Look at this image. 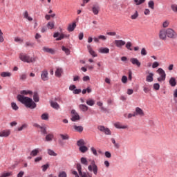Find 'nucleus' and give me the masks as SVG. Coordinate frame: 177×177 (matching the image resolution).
<instances>
[{
  "label": "nucleus",
  "mask_w": 177,
  "mask_h": 177,
  "mask_svg": "<svg viewBox=\"0 0 177 177\" xmlns=\"http://www.w3.org/2000/svg\"><path fill=\"white\" fill-rule=\"evenodd\" d=\"M148 6L150 8V9L153 10L154 9V1L153 0H151L148 2Z\"/></svg>",
  "instance_id": "nucleus-41"
},
{
  "label": "nucleus",
  "mask_w": 177,
  "mask_h": 177,
  "mask_svg": "<svg viewBox=\"0 0 177 177\" xmlns=\"http://www.w3.org/2000/svg\"><path fill=\"white\" fill-rule=\"evenodd\" d=\"M114 127H115L118 129H127V128H128V126L122 125L120 122L115 123Z\"/></svg>",
  "instance_id": "nucleus-19"
},
{
  "label": "nucleus",
  "mask_w": 177,
  "mask_h": 177,
  "mask_svg": "<svg viewBox=\"0 0 177 177\" xmlns=\"http://www.w3.org/2000/svg\"><path fill=\"white\" fill-rule=\"evenodd\" d=\"M71 114H72V118H71V121L75 122L78 121L80 120V115L77 111L74 109L71 111Z\"/></svg>",
  "instance_id": "nucleus-8"
},
{
  "label": "nucleus",
  "mask_w": 177,
  "mask_h": 177,
  "mask_svg": "<svg viewBox=\"0 0 177 177\" xmlns=\"http://www.w3.org/2000/svg\"><path fill=\"white\" fill-rule=\"evenodd\" d=\"M127 81H128V77L127 76L122 77V82H123V84H127Z\"/></svg>",
  "instance_id": "nucleus-56"
},
{
  "label": "nucleus",
  "mask_w": 177,
  "mask_h": 177,
  "mask_svg": "<svg viewBox=\"0 0 177 177\" xmlns=\"http://www.w3.org/2000/svg\"><path fill=\"white\" fill-rule=\"evenodd\" d=\"M171 8L173 10V12H177V5L176 4L171 5Z\"/></svg>",
  "instance_id": "nucleus-52"
},
{
  "label": "nucleus",
  "mask_w": 177,
  "mask_h": 177,
  "mask_svg": "<svg viewBox=\"0 0 177 177\" xmlns=\"http://www.w3.org/2000/svg\"><path fill=\"white\" fill-rule=\"evenodd\" d=\"M62 73H63V68H57L56 71H55V77L60 78V77H62Z\"/></svg>",
  "instance_id": "nucleus-20"
},
{
  "label": "nucleus",
  "mask_w": 177,
  "mask_h": 177,
  "mask_svg": "<svg viewBox=\"0 0 177 177\" xmlns=\"http://www.w3.org/2000/svg\"><path fill=\"white\" fill-rule=\"evenodd\" d=\"M33 100L35 102H36V103L39 102V95H38V93H37V92L34 93Z\"/></svg>",
  "instance_id": "nucleus-36"
},
{
  "label": "nucleus",
  "mask_w": 177,
  "mask_h": 177,
  "mask_svg": "<svg viewBox=\"0 0 177 177\" xmlns=\"http://www.w3.org/2000/svg\"><path fill=\"white\" fill-rule=\"evenodd\" d=\"M1 77H11L12 76V73H10V72H2L0 74Z\"/></svg>",
  "instance_id": "nucleus-33"
},
{
  "label": "nucleus",
  "mask_w": 177,
  "mask_h": 177,
  "mask_svg": "<svg viewBox=\"0 0 177 177\" xmlns=\"http://www.w3.org/2000/svg\"><path fill=\"white\" fill-rule=\"evenodd\" d=\"M38 153H39V149H33V150L30 152V156H31L32 157H36V156H38Z\"/></svg>",
  "instance_id": "nucleus-29"
},
{
  "label": "nucleus",
  "mask_w": 177,
  "mask_h": 177,
  "mask_svg": "<svg viewBox=\"0 0 177 177\" xmlns=\"http://www.w3.org/2000/svg\"><path fill=\"white\" fill-rule=\"evenodd\" d=\"M19 58L21 62H24L25 63H35V62H37V57H30L24 53H21L19 55Z\"/></svg>",
  "instance_id": "nucleus-3"
},
{
  "label": "nucleus",
  "mask_w": 177,
  "mask_h": 177,
  "mask_svg": "<svg viewBox=\"0 0 177 177\" xmlns=\"http://www.w3.org/2000/svg\"><path fill=\"white\" fill-rule=\"evenodd\" d=\"M158 35L162 41H167V37L170 38V39H176L177 38V33L172 28L161 29Z\"/></svg>",
  "instance_id": "nucleus-1"
},
{
  "label": "nucleus",
  "mask_w": 177,
  "mask_h": 177,
  "mask_svg": "<svg viewBox=\"0 0 177 177\" xmlns=\"http://www.w3.org/2000/svg\"><path fill=\"white\" fill-rule=\"evenodd\" d=\"M42 50L46 53H50V55H55V53H56V50H55V49L46 46L43 47Z\"/></svg>",
  "instance_id": "nucleus-14"
},
{
  "label": "nucleus",
  "mask_w": 177,
  "mask_h": 177,
  "mask_svg": "<svg viewBox=\"0 0 177 177\" xmlns=\"http://www.w3.org/2000/svg\"><path fill=\"white\" fill-rule=\"evenodd\" d=\"M169 26V21L167 20V21H165L162 24V27L163 28H167V27Z\"/></svg>",
  "instance_id": "nucleus-46"
},
{
  "label": "nucleus",
  "mask_w": 177,
  "mask_h": 177,
  "mask_svg": "<svg viewBox=\"0 0 177 177\" xmlns=\"http://www.w3.org/2000/svg\"><path fill=\"white\" fill-rule=\"evenodd\" d=\"M114 44L117 48H122L127 43L124 40H115Z\"/></svg>",
  "instance_id": "nucleus-13"
},
{
  "label": "nucleus",
  "mask_w": 177,
  "mask_h": 177,
  "mask_svg": "<svg viewBox=\"0 0 177 177\" xmlns=\"http://www.w3.org/2000/svg\"><path fill=\"white\" fill-rule=\"evenodd\" d=\"M130 62L133 66H137V67H140L142 64L137 58H131Z\"/></svg>",
  "instance_id": "nucleus-16"
},
{
  "label": "nucleus",
  "mask_w": 177,
  "mask_h": 177,
  "mask_svg": "<svg viewBox=\"0 0 177 177\" xmlns=\"http://www.w3.org/2000/svg\"><path fill=\"white\" fill-rule=\"evenodd\" d=\"M48 74L49 73H48V71L47 70H44L41 72V78L42 81H48V80H49Z\"/></svg>",
  "instance_id": "nucleus-11"
},
{
  "label": "nucleus",
  "mask_w": 177,
  "mask_h": 177,
  "mask_svg": "<svg viewBox=\"0 0 177 177\" xmlns=\"http://www.w3.org/2000/svg\"><path fill=\"white\" fill-rule=\"evenodd\" d=\"M158 66H160V64L157 62H155L152 64V68H157V67H158Z\"/></svg>",
  "instance_id": "nucleus-59"
},
{
  "label": "nucleus",
  "mask_w": 177,
  "mask_h": 177,
  "mask_svg": "<svg viewBox=\"0 0 177 177\" xmlns=\"http://www.w3.org/2000/svg\"><path fill=\"white\" fill-rule=\"evenodd\" d=\"M23 16L24 17V19H26V20H28V21H32V17H31L29 15H28V11H25L23 13Z\"/></svg>",
  "instance_id": "nucleus-23"
},
{
  "label": "nucleus",
  "mask_w": 177,
  "mask_h": 177,
  "mask_svg": "<svg viewBox=\"0 0 177 177\" xmlns=\"http://www.w3.org/2000/svg\"><path fill=\"white\" fill-rule=\"evenodd\" d=\"M153 89H155L156 91H158V89H160V84L158 83L154 84Z\"/></svg>",
  "instance_id": "nucleus-58"
},
{
  "label": "nucleus",
  "mask_w": 177,
  "mask_h": 177,
  "mask_svg": "<svg viewBox=\"0 0 177 177\" xmlns=\"http://www.w3.org/2000/svg\"><path fill=\"white\" fill-rule=\"evenodd\" d=\"M73 128H74L75 132L81 133V132H82V131H84V127L82 126L75 125V126H73Z\"/></svg>",
  "instance_id": "nucleus-25"
},
{
  "label": "nucleus",
  "mask_w": 177,
  "mask_h": 177,
  "mask_svg": "<svg viewBox=\"0 0 177 177\" xmlns=\"http://www.w3.org/2000/svg\"><path fill=\"white\" fill-rule=\"evenodd\" d=\"M73 93L74 95H79V93H81V89H75Z\"/></svg>",
  "instance_id": "nucleus-63"
},
{
  "label": "nucleus",
  "mask_w": 177,
  "mask_h": 177,
  "mask_svg": "<svg viewBox=\"0 0 177 177\" xmlns=\"http://www.w3.org/2000/svg\"><path fill=\"white\" fill-rule=\"evenodd\" d=\"M99 53L107 54L110 53V49L107 47H101L98 49Z\"/></svg>",
  "instance_id": "nucleus-17"
},
{
  "label": "nucleus",
  "mask_w": 177,
  "mask_h": 177,
  "mask_svg": "<svg viewBox=\"0 0 177 177\" xmlns=\"http://www.w3.org/2000/svg\"><path fill=\"white\" fill-rule=\"evenodd\" d=\"M25 128H27V124H23L20 127L18 128V131H23V129H25Z\"/></svg>",
  "instance_id": "nucleus-62"
},
{
  "label": "nucleus",
  "mask_w": 177,
  "mask_h": 177,
  "mask_svg": "<svg viewBox=\"0 0 177 177\" xmlns=\"http://www.w3.org/2000/svg\"><path fill=\"white\" fill-rule=\"evenodd\" d=\"M86 104H88V106H94L95 100L88 99L86 100Z\"/></svg>",
  "instance_id": "nucleus-39"
},
{
  "label": "nucleus",
  "mask_w": 177,
  "mask_h": 177,
  "mask_svg": "<svg viewBox=\"0 0 177 177\" xmlns=\"http://www.w3.org/2000/svg\"><path fill=\"white\" fill-rule=\"evenodd\" d=\"M98 38L100 39V40L101 39V41H106V39H107V36L100 35L98 36Z\"/></svg>",
  "instance_id": "nucleus-57"
},
{
  "label": "nucleus",
  "mask_w": 177,
  "mask_h": 177,
  "mask_svg": "<svg viewBox=\"0 0 177 177\" xmlns=\"http://www.w3.org/2000/svg\"><path fill=\"white\" fill-rule=\"evenodd\" d=\"M157 73H159V75H160V77L158 78V81L159 82H161L162 81H165V78L167 77V74H165V71H163L162 68H159L158 70L157 71Z\"/></svg>",
  "instance_id": "nucleus-6"
},
{
  "label": "nucleus",
  "mask_w": 177,
  "mask_h": 177,
  "mask_svg": "<svg viewBox=\"0 0 177 177\" xmlns=\"http://www.w3.org/2000/svg\"><path fill=\"white\" fill-rule=\"evenodd\" d=\"M58 177H67V173L65 171H61L59 173Z\"/></svg>",
  "instance_id": "nucleus-50"
},
{
  "label": "nucleus",
  "mask_w": 177,
  "mask_h": 177,
  "mask_svg": "<svg viewBox=\"0 0 177 177\" xmlns=\"http://www.w3.org/2000/svg\"><path fill=\"white\" fill-rule=\"evenodd\" d=\"M55 136H53V133H49L46 136V142H52L53 140V138Z\"/></svg>",
  "instance_id": "nucleus-30"
},
{
  "label": "nucleus",
  "mask_w": 177,
  "mask_h": 177,
  "mask_svg": "<svg viewBox=\"0 0 177 177\" xmlns=\"http://www.w3.org/2000/svg\"><path fill=\"white\" fill-rule=\"evenodd\" d=\"M24 175V171H19V173L17 174V177H23V176Z\"/></svg>",
  "instance_id": "nucleus-64"
},
{
  "label": "nucleus",
  "mask_w": 177,
  "mask_h": 177,
  "mask_svg": "<svg viewBox=\"0 0 177 177\" xmlns=\"http://www.w3.org/2000/svg\"><path fill=\"white\" fill-rule=\"evenodd\" d=\"M75 27H77V24H75V22H74L72 24L68 25L67 30L68 31H69V32H71L74 30H75Z\"/></svg>",
  "instance_id": "nucleus-21"
},
{
  "label": "nucleus",
  "mask_w": 177,
  "mask_h": 177,
  "mask_svg": "<svg viewBox=\"0 0 177 177\" xmlns=\"http://www.w3.org/2000/svg\"><path fill=\"white\" fill-rule=\"evenodd\" d=\"M41 120H44L45 121H48L49 120V114L45 113H43L41 116Z\"/></svg>",
  "instance_id": "nucleus-37"
},
{
  "label": "nucleus",
  "mask_w": 177,
  "mask_h": 177,
  "mask_svg": "<svg viewBox=\"0 0 177 177\" xmlns=\"http://www.w3.org/2000/svg\"><path fill=\"white\" fill-rule=\"evenodd\" d=\"M169 84L171 86H176V80L175 77H171L169 81Z\"/></svg>",
  "instance_id": "nucleus-27"
},
{
  "label": "nucleus",
  "mask_w": 177,
  "mask_h": 177,
  "mask_svg": "<svg viewBox=\"0 0 177 177\" xmlns=\"http://www.w3.org/2000/svg\"><path fill=\"white\" fill-rule=\"evenodd\" d=\"M62 49L64 52H65L66 55H70V49L66 48L64 46H62Z\"/></svg>",
  "instance_id": "nucleus-44"
},
{
  "label": "nucleus",
  "mask_w": 177,
  "mask_h": 177,
  "mask_svg": "<svg viewBox=\"0 0 177 177\" xmlns=\"http://www.w3.org/2000/svg\"><path fill=\"white\" fill-rule=\"evenodd\" d=\"M34 127H36V128H39V129H40V132L43 134V135H46V128L44 127H41L39 124H35Z\"/></svg>",
  "instance_id": "nucleus-18"
},
{
  "label": "nucleus",
  "mask_w": 177,
  "mask_h": 177,
  "mask_svg": "<svg viewBox=\"0 0 177 177\" xmlns=\"http://www.w3.org/2000/svg\"><path fill=\"white\" fill-rule=\"evenodd\" d=\"M21 95H32V91L30 90H24L21 91Z\"/></svg>",
  "instance_id": "nucleus-38"
},
{
  "label": "nucleus",
  "mask_w": 177,
  "mask_h": 177,
  "mask_svg": "<svg viewBox=\"0 0 177 177\" xmlns=\"http://www.w3.org/2000/svg\"><path fill=\"white\" fill-rule=\"evenodd\" d=\"M145 1L146 0H134V2L137 6L142 5V3H145Z\"/></svg>",
  "instance_id": "nucleus-43"
},
{
  "label": "nucleus",
  "mask_w": 177,
  "mask_h": 177,
  "mask_svg": "<svg viewBox=\"0 0 177 177\" xmlns=\"http://www.w3.org/2000/svg\"><path fill=\"white\" fill-rule=\"evenodd\" d=\"M134 114L136 117V115H140V117H145V111H143L142 109L139 107L136 108Z\"/></svg>",
  "instance_id": "nucleus-12"
},
{
  "label": "nucleus",
  "mask_w": 177,
  "mask_h": 177,
  "mask_svg": "<svg viewBox=\"0 0 177 177\" xmlns=\"http://www.w3.org/2000/svg\"><path fill=\"white\" fill-rule=\"evenodd\" d=\"M81 164H83V165H88V159L86 158L82 157L80 159Z\"/></svg>",
  "instance_id": "nucleus-35"
},
{
  "label": "nucleus",
  "mask_w": 177,
  "mask_h": 177,
  "mask_svg": "<svg viewBox=\"0 0 177 177\" xmlns=\"http://www.w3.org/2000/svg\"><path fill=\"white\" fill-rule=\"evenodd\" d=\"M48 154H49V156H54V157H56V156H57V154L51 149H48Z\"/></svg>",
  "instance_id": "nucleus-45"
},
{
  "label": "nucleus",
  "mask_w": 177,
  "mask_h": 177,
  "mask_svg": "<svg viewBox=\"0 0 177 177\" xmlns=\"http://www.w3.org/2000/svg\"><path fill=\"white\" fill-rule=\"evenodd\" d=\"M25 45H26V48H28V47L32 48L34 46V43L27 41V42H26Z\"/></svg>",
  "instance_id": "nucleus-49"
},
{
  "label": "nucleus",
  "mask_w": 177,
  "mask_h": 177,
  "mask_svg": "<svg viewBox=\"0 0 177 177\" xmlns=\"http://www.w3.org/2000/svg\"><path fill=\"white\" fill-rule=\"evenodd\" d=\"M105 157L106 158H111V153L110 151H105Z\"/></svg>",
  "instance_id": "nucleus-61"
},
{
  "label": "nucleus",
  "mask_w": 177,
  "mask_h": 177,
  "mask_svg": "<svg viewBox=\"0 0 177 177\" xmlns=\"http://www.w3.org/2000/svg\"><path fill=\"white\" fill-rule=\"evenodd\" d=\"M27 79V75L26 74H22L20 75V80L22 81H24L25 80Z\"/></svg>",
  "instance_id": "nucleus-60"
},
{
  "label": "nucleus",
  "mask_w": 177,
  "mask_h": 177,
  "mask_svg": "<svg viewBox=\"0 0 177 177\" xmlns=\"http://www.w3.org/2000/svg\"><path fill=\"white\" fill-rule=\"evenodd\" d=\"M10 135V130H3L0 131V138H8Z\"/></svg>",
  "instance_id": "nucleus-15"
},
{
  "label": "nucleus",
  "mask_w": 177,
  "mask_h": 177,
  "mask_svg": "<svg viewBox=\"0 0 177 177\" xmlns=\"http://www.w3.org/2000/svg\"><path fill=\"white\" fill-rule=\"evenodd\" d=\"M41 168H42L43 172H45L46 171V169H48V168H49V165L48 164L44 165L41 166Z\"/></svg>",
  "instance_id": "nucleus-53"
},
{
  "label": "nucleus",
  "mask_w": 177,
  "mask_h": 177,
  "mask_svg": "<svg viewBox=\"0 0 177 177\" xmlns=\"http://www.w3.org/2000/svg\"><path fill=\"white\" fill-rule=\"evenodd\" d=\"M11 107L12 110H15V111H17V110H19V106L15 102L11 103Z\"/></svg>",
  "instance_id": "nucleus-42"
},
{
  "label": "nucleus",
  "mask_w": 177,
  "mask_h": 177,
  "mask_svg": "<svg viewBox=\"0 0 177 177\" xmlns=\"http://www.w3.org/2000/svg\"><path fill=\"white\" fill-rule=\"evenodd\" d=\"M87 49L90 53V55H91V56H93V57H97V55H96V53H95L94 50H93L92 47L91 46H87Z\"/></svg>",
  "instance_id": "nucleus-24"
},
{
  "label": "nucleus",
  "mask_w": 177,
  "mask_h": 177,
  "mask_svg": "<svg viewBox=\"0 0 177 177\" xmlns=\"http://www.w3.org/2000/svg\"><path fill=\"white\" fill-rule=\"evenodd\" d=\"M46 27L49 29V30H53V28H55V22L54 21H49L48 22Z\"/></svg>",
  "instance_id": "nucleus-28"
},
{
  "label": "nucleus",
  "mask_w": 177,
  "mask_h": 177,
  "mask_svg": "<svg viewBox=\"0 0 177 177\" xmlns=\"http://www.w3.org/2000/svg\"><path fill=\"white\" fill-rule=\"evenodd\" d=\"M64 39V34H59V37L56 39V41H62V39Z\"/></svg>",
  "instance_id": "nucleus-55"
},
{
  "label": "nucleus",
  "mask_w": 177,
  "mask_h": 177,
  "mask_svg": "<svg viewBox=\"0 0 177 177\" xmlns=\"http://www.w3.org/2000/svg\"><path fill=\"white\" fill-rule=\"evenodd\" d=\"M79 109H80L81 110H82V111H88V109H89L88 107V106H86V105H84V104H80V106H79Z\"/></svg>",
  "instance_id": "nucleus-31"
},
{
  "label": "nucleus",
  "mask_w": 177,
  "mask_h": 177,
  "mask_svg": "<svg viewBox=\"0 0 177 177\" xmlns=\"http://www.w3.org/2000/svg\"><path fill=\"white\" fill-rule=\"evenodd\" d=\"M153 77H154V74L149 73V75L146 77V82H153Z\"/></svg>",
  "instance_id": "nucleus-26"
},
{
  "label": "nucleus",
  "mask_w": 177,
  "mask_h": 177,
  "mask_svg": "<svg viewBox=\"0 0 177 177\" xmlns=\"http://www.w3.org/2000/svg\"><path fill=\"white\" fill-rule=\"evenodd\" d=\"M139 17V12H138L137 10L135 11L134 14H133L131 16V20H136V19Z\"/></svg>",
  "instance_id": "nucleus-32"
},
{
  "label": "nucleus",
  "mask_w": 177,
  "mask_h": 177,
  "mask_svg": "<svg viewBox=\"0 0 177 177\" xmlns=\"http://www.w3.org/2000/svg\"><path fill=\"white\" fill-rule=\"evenodd\" d=\"M17 100L19 102H21V103H23V104H25L26 107H28V109H35V107H37V104L32 101V99L28 97L19 95L17 96Z\"/></svg>",
  "instance_id": "nucleus-2"
},
{
  "label": "nucleus",
  "mask_w": 177,
  "mask_h": 177,
  "mask_svg": "<svg viewBox=\"0 0 177 177\" xmlns=\"http://www.w3.org/2000/svg\"><path fill=\"white\" fill-rule=\"evenodd\" d=\"M91 150L94 156H97V151H96V149H95V147H92L91 148Z\"/></svg>",
  "instance_id": "nucleus-51"
},
{
  "label": "nucleus",
  "mask_w": 177,
  "mask_h": 177,
  "mask_svg": "<svg viewBox=\"0 0 177 177\" xmlns=\"http://www.w3.org/2000/svg\"><path fill=\"white\" fill-rule=\"evenodd\" d=\"M92 12L93 15L97 16V15H99V12H100V6H99V4L93 5Z\"/></svg>",
  "instance_id": "nucleus-9"
},
{
  "label": "nucleus",
  "mask_w": 177,
  "mask_h": 177,
  "mask_svg": "<svg viewBox=\"0 0 177 177\" xmlns=\"http://www.w3.org/2000/svg\"><path fill=\"white\" fill-rule=\"evenodd\" d=\"M111 140L113 145H114V146H115V147L116 149H120V144H118V143H117V142H115V139L111 138Z\"/></svg>",
  "instance_id": "nucleus-40"
},
{
  "label": "nucleus",
  "mask_w": 177,
  "mask_h": 177,
  "mask_svg": "<svg viewBox=\"0 0 177 177\" xmlns=\"http://www.w3.org/2000/svg\"><path fill=\"white\" fill-rule=\"evenodd\" d=\"M77 169L79 172L80 176H81V177H92L91 176L86 175V174H85V173H82V167L81 166V164L77 165Z\"/></svg>",
  "instance_id": "nucleus-10"
},
{
  "label": "nucleus",
  "mask_w": 177,
  "mask_h": 177,
  "mask_svg": "<svg viewBox=\"0 0 177 177\" xmlns=\"http://www.w3.org/2000/svg\"><path fill=\"white\" fill-rule=\"evenodd\" d=\"M141 55L142 56H146V55H147V51L146 50V48H142Z\"/></svg>",
  "instance_id": "nucleus-54"
},
{
  "label": "nucleus",
  "mask_w": 177,
  "mask_h": 177,
  "mask_svg": "<svg viewBox=\"0 0 177 177\" xmlns=\"http://www.w3.org/2000/svg\"><path fill=\"white\" fill-rule=\"evenodd\" d=\"M131 46H132V43H131V41H129L126 44V48L127 49H128L129 50H132V48H131Z\"/></svg>",
  "instance_id": "nucleus-48"
},
{
  "label": "nucleus",
  "mask_w": 177,
  "mask_h": 177,
  "mask_svg": "<svg viewBox=\"0 0 177 177\" xmlns=\"http://www.w3.org/2000/svg\"><path fill=\"white\" fill-rule=\"evenodd\" d=\"M91 165H88V169L90 172H93L94 175H97V165L93 160H89Z\"/></svg>",
  "instance_id": "nucleus-5"
},
{
  "label": "nucleus",
  "mask_w": 177,
  "mask_h": 177,
  "mask_svg": "<svg viewBox=\"0 0 177 177\" xmlns=\"http://www.w3.org/2000/svg\"><path fill=\"white\" fill-rule=\"evenodd\" d=\"M85 140L84 139H80L77 142V146L79 147V151L81 153H86L89 149H88V147L85 146Z\"/></svg>",
  "instance_id": "nucleus-4"
},
{
  "label": "nucleus",
  "mask_w": 177,
  "mask_h": 177,
  "mask_svg": "<svg viewBox=\"0 0 177 177\" xmlns=\"http://www.w3.org/2000/svg\"><path fill=\"white\" fill-rule=\"evenodd\" d=\"M97 129L100 131V132H103L105 135H111L110 129L104 126H98Z\"/></svg>",
  "instance_id": "nucleus-7"
},
{
  "label": "nucleus",
  "mask_w": 177,
  "mask_h": 177,
  "mask_svg": "<svg viewBox=\"0 0 177 177\" xmlns=\"http://www.w3.org/2000/svg\"><path fill=\"white\" fill-rule=\"evenodd\" d=\"M59 137L62 140H68V139H70V136H68V134H60Z\"/></svg>",
  "instance_id": "nucleus-34"
},
{
  "label": "nucleus",
  "mask_w": 177,
  "mask_h": 177,
  "mask_svg": "<svg viewBox=\"0 0 177 177\" xmlns=\"http://www.w3.org/2000/svg\"><path fill=\"white\" fill-rule=\"evenodd\" d=\"M50 106L53 107V109H55V110H59L60 109V105L55 101H51L50 102Z\"/></svg>",
  "instance_id": "nucleus-22"
},
{
  "label": "nucleus",
  "mask_w": 177,
  "mask_h": 177,
  "mask_svg": "<svg viewBox=\"0 0 177 177\" xmlns=\"http://www.w3.org/2000/svg\"><path fill=\"white\" fill-rule=\"evenodd\" d=\"M12 172L3 173L0 177H9L11 176Z\"/></svg>",
  "instance_id": "nucleus-47"
}]
</instances>
